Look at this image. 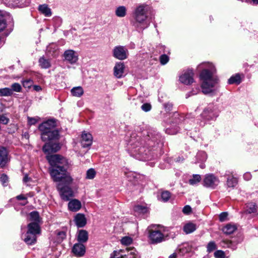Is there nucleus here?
Instances as JSON below:
<instances>
[{
    "label": "nucleus",
    "instance_id": "31",
    "mask_svg": "<svg viewBox=\"0 0 258 258\" xmlns=\"http://www.w3.org/2000/svg\"><path fill=\"white\" fill-rule=\"evenodd\" d=\"M30 219L32 221H34L33 223H36L37 224L38 222H39L40 218L39 213L37 212L34 211L32 212L30 214Z\"/></svg>",
    "mask_w": 258,
    "mask_h": 258
},
{
    "label": "nucleus",
    "instance_id": "13",
    "mask_svg": "<svg viewBox=\"0 0 258 258\" xmlns=\"http://www.w3.org/2000/svg\"><path fill=\"white\" fill-rule=\"evenodd\" d=\"M60 149V146L59 144H45L42 148L44 152L46 153H49L51 152H56Z\"/></svg>",
    "mask_w": 258,
    "mask_h": 258
},
{
    "label": "nucleus",
    "instance_id": "52",
    "mask_svg": "<svg viewBox=\"0 0 258 258\" xmlns=\"http://www.w3.org/2000/svg\"><path fill=\"white\" fill-rule=\"evenodd\" d=\"M251 175L249 173H246L244 174L243 177L246 180H249L251 179Z\"/></svg>",
    "mask_w": 258,
    "mask_h": 258
},
{
    "label": "nucleus",
    "instance_id": "38",
    "mask_svg": "<svg viewBox=\"0 0 258 258\" xmlns=\"http://www.w3.org/2000/svg\"><path fill=\"white\" fill-rule=\"evenodd\" d=\"M207 251L210 253L216 249V245L214 241H210L208 243L207 246Z\"/></svg>",
    "mask_w": 258,
    "mask_h": 258
},
{
    "label": "nucleus",
    "instance_id": "30",
    "mask_svg": "<svg viewBox=\"0 0 258 258\" xmlns=\"http://www.w3.org/2000/svg\"><path fill=\"white\" fill-rule=\"evenodd\" d=\"M237 183V180L234 177H229L227 180V185L229 187H234Z\"/></svg>",
    "mask_w": 258,
    "mask_h": 258
},
{
    "label": "nucleus",
    "instance_id": "18",
    "mask_svg": "<svg viewBox=\"0 0 258 258\" xmlns=\"http://www.w3.org/2000/svg\"><path fill=\"white\" fill-rule=\"evenodd\" d=\"M75 221L78 227H83L86 224V219L83 214H78L75 217Z\"/></svg>",
    "mask_w": 258,
    "mask_h": 258
},
{
    "label": "nucleus",
    "instance_id": "7",
    "mask_svg": "<svg viewBox=\"0 0 258 258\" xmlns=\"http://www.w3.org/2000/svg\"><path fill=\"white\" fill-rule=\"evenodd\" d=\"M203 182L205 186L214 188L219 184L220 181L214 174H208L205 176Z\"/></svg>",
    "mask_w": 258,
    "mask_h": 258
},
{
    "label": "nucleus",
    "instance_id": "29",
    "mask_svg": "<svg viewBox=\"0 0 258 258\" xmlns=\"http://www.w3.org/2000/svg\"><path fill=\"white\" fill-rule=\"evenodd\" d=\"M228 82L229 84H239L241 82V78L239 74H236L234 76L231 77Z\"/></svg>",
    "mask_w": 258,
    "mask_h": 258
},
{
    "label": "nucleus",
    "instance_id": "56",
    "mask_svg": "<svg viewBox=\"0 0 258 258\" xmlns=\"http://www.w3.org/2000/svg\"><path fill=\"white\" fill-rule=\"evenodd\" d=\"M169 258H176V254L175 253H172L169 256Z\"/></svg>",
    "mask_w": 258,
    "mask_h": 258
},
{
    "label": "nucleus",
    "instance_id": "36",
    "mask_svg": "<svg viewBox=\"0 0 258 258\" xmlns=\"http://www.w3.org/2000/svg\"><path fill=\"white\" fill-rule=\"evenodd\" d=\"M135 211L138 213H145L147 212L146 207L141 205H137L134 207Z\"/></svg>",
    "mask_w": 258,
    "mask_h": 258
},
{
    "label": "nucleus",
    "instance_id": "15",
    "mask_svg": "<svg viewBox=\"0 0 258 258\" xmlns=\"http://www.w3.org/2000/svg\"><path fill=\"white\" fill-rule=\"evenodd\" d=\"M124 70V63L121 62H116L113 68L114 75L117 78H120L123 76Z\"/></svg>",
    "mask_w": 258,
    "mask_h": 258
},
{
    "label": "nucleus",
    "instance_id": "33",
    "mask_svg": "<svg viewBox=\"0 0 258 258\" xmlns=\"http://www.w3.org/2000/svg\"><path fill=\"white\" fill-rule=\"evenodd\" d=\"M201 180V176L199 174H195L193 175L192 178L189 180V183L191 185H194L199 182Z\"/></svg>",
    "mask_w": 258,
    "mask_h": 258
},
{
    "label": "nucleus",
    "instance_id": "58",
    "mask_svg": "<svg viewBox=\"0 0 258 258\" xmlns=\"http://www.w3.org/2000/svg\"><path fill=\"white\" fill-rule=\"evenodd\" d=\"M203 64H201L199 66H202Z\"/></svg>",
    "mask_w": 258,
    "mask_h": 258
},
{
    "label": "nucleus",
    "instance_id": "51",
    "mask_svg": "<svg viewBox=\"0 0 258 258\" xmlns=\"http://www.w3.org/2000/svg\"><path fill=\"white\" fill-rule=\"evenodd\" d=\"M57 236L60 240H63L66 237V233L63 231L59 232L57 233Z\"/></svg>",
    "mask_w": 258,
    "mask_h": 258
},
{
    "label": "nucleus",
    "instance_id": "6",
    "mask_svg": "<svg viewBox=\"0 0 258 258\" xmlns=\"http://www.w3.org/2000/svg\"><path fill=\"white\" fill-rule=\"evenodd\" d=\"M113 56L119 60H124L128 56V50L123 46L118 45L112 50Z\"/></svg>",
    "mask_w": 258,
    "mask_h": 258
},
{
    "label": "nucleus",
    "instance_id": "14",
    "mask_svg": "<svg viewBox=\"0 0 258 258\" xmlns=\"http://www.w3.org/2000/svg\"><path fill=\"white\" fill-rule=\"evenodd\" d=\"M72 251L76 256H82L85 253V247L83 243H76L73 247Z\"/></svg>",
    "mask_w": 258,
    "mask_h": 258
},
{
    "label": "nucleus",
    "instance_id": "12",
    "mask_svg": "<svg viewBox=\"0 0 258 258\" xmlns=\"http://www.w3.org/2000/svg\"><path fill=\"white\" fill-rule=\"evenodd\" d=\"M149 237L153 243H159L164 239V235L159 230H151Z\"/></svg>",
    "mask_w": 258,
    "mask_h": 258
},
{
    "label": "nucleus",
    "instance_id": "37",
    "mask_svg": "<svg viewBox=\"0 0 258 258\" xmlns=\"http://www.w3.org/2000/svg\"><path fill=\"white\" fill-rule=\"evenodd\" d=\"M133 242V239L128 236H125L121 239V243L125 245L131 244Z\"/></svg>",
    "mask_w": 258,
    "mask_h": 258
},
{
    "label": "nucleus",
    "instance_id": "20",
    "mask_svg": "<svg viewBox=\"0 0 258 258\" xmlns=\"http://www.w3.org/2000/svg\"><path fill=\"white\" fill-rule=\"evenodd\" d=\"M77 239L80 243L86 242L88 239V232L85 230H80L78 234Z\"/></svg>",
    "mask_w": 258,
    "mask_h": 258
},
{
    "label": "nucleus",
    "instance_id": "2",
    "mask_svg": "<svg viewBox=\"0 0 258 258\" xmlns=\"http://www.w3.org/2000/svg\"><path fill=\"white\" fill-rule=\"evenodd\" d=\"M208 64L210 70L204 69L200 75L202 92L205 94L215 91L218 83V78L213 74L212 64L210 63Z\"/></svg>",
    "mask_w": 258,
    "mask_h": 258
},
{
    "label": "nucleus",
    "instance_id": "32",
    "mask_svg": "<svg viewBox=\"0 0 258 258\" xmlns=\"http://www.w3.org/2000/svg\"><path fill=\"white\" fill-rule=\"evenodd\" d=\"M12 94V90L9 88L0 89L1 96H10Z\"/></svg>",
    "mask_w": 258,
    "mask_h": 258
},
{
    "label": "nucleus",
    "instance_id": "23",
    "mask_svg": "<svg viewBox=\"0 0 258 258\" xmlns=\"http://www.w3.org/2000/svg\"><path fill=\"white\" fill-rule=\"evenodd\" d=\"M236 229V226L235 225L229 224L223 228L222 231L225 234L229 235L233 233Z\"/></svg>",
    "mask_w": 258,
    "mask_h": 258
},
{
    "label": "nucleus",
    "instance_id": "57",
    "mask_svg": "<svg viewBox=\"0 0 258 258\" xmlns=\"http://www.w3.org/2000/svg\"><path fill=\"white\" fill-rule=\"evenodd\" d=\"M253 3L254 4H258V0H252Z\"/></svg>",
    "mask_w": 258,
    "mask_h": 258
},
{
    "label": "nucleus",
    "instance_id": "40",
    "mask_svg": "<svg viewBox=\"0 0 258 258\" xmlns=\"http://www.w3.org/2000/svg\"><path fill=\"white\" fill-rule=\"evenodd\" d=\"M24 87L30 88L33 85V81L31 79H27L22 81Z\"/></svg>",
    "mask_w": 258,
    "mask_h": 258
},
{
    "label": "nucleus",
    "instance_id": "4",
    "mask_svg": "<svg viewBox=\"0 0 258 258\" xmlns=\"http://www.w3.org/2000/svg\"><path fill=\"white\" fill-rule=\"evenodd\" d=\"M40 233V228L36 223H30L28 225V231L23 238L24 241L29 245H32L36 242L37 235Z\"/></svg>",
    "mask_w": 258,
    "mask_h": 258
},
{
    "label": "nucleus",
    "instance_id": "17",
    "mask_svg": "<svg viewBox=\"0 0 258 258\" xmlns=\"http://www.w3.org/2000/svg\"><path fill=\"white\" fill-rule=\"evenodd\" d=\"M82 207L81 202L77 199H73L70 201L68 204L69 209L73 212L79 211Z\"/></svg>",
    "mask_w": 258,
    "mask_h": 258
},
{
    "label": "nucleus",
    "instance_id": "49",
    "mask_svg": "<svg viewBox=\"0 0 258 258\" xmlns=\"http://www.w3.org/2000/svg\"><path fill=\"white\" fill-rule=\"evenodd\" d=\"M191 207L188 205H186V206H184V208H183L182 212L184 214H189L191 212Z\"/></svg>",
    "mask_w": 258,
    "mask_h": 258
},
{
    "label": "nucleus",
    "instance_id": "50",
    "mask_svg": "<svg viewBox=\"0 0 258 258\" xmlns=\"http://www.w3.org/2000/svg\"><path fill=\"white\" fill-rule=\"evenodd\" d=\"M0 180L4 184L8 181V177L6 174H2L0 177Z\"/></svg>",
    "mask_w": 258,
    "mask_h": 258
},
{
    "label": "nucleus",
    "instance_id": "16",
    "mask_svg": "<svg viewBox=\"0 0 258 258\" xmlns=\"http://www.w3.org/2000/svg\"><path fill=\"white\" fill-rule=\"evenodd\" d=\"M93 137L90 133L85 132L83 133L82 135L81 144L83 147H87L92 145Z\"/></svg>",
    "mask_w": 258,
    "mask_h": 258
},
{
    "label": "nucleus",
    "instance_id": "10",
    "mask_svg": "<svg viewBox=\"0 0 258 258\" xmlns=\"http://www.w3.org/2000/svg\"><path fill=\"white\" fill-rule=\"evenodd\" d=\"M63 57L64 60L71 64L76 63L78 60V55L72 49L66 50L63 53Z\"/></svg>",
    "mask_w": 258,
    "mask_h": 258
},
{
    "label": "nucleus",
    "instance_id": "45",
    "mask_svg": "<svg viewBox=\"0 0 258 258\" xmlns=\"http://www.w3.org/2000/svg\"><path fill=\"white\" fill-rule=\"evenodd\" d=\"M141 108L143 111L147 112L151 109V105L149 103H144L142 105Z\"/></svg>",
    "mask_w": 258,
    "mask_h": 258
},
{
    "label": "nucleus",
    "instance_id": "48",
    "mask_svg": "<svg viewBox=\"0 0 258 258\" xmlns=\"http://www.w3.org/2000/svg\"><path fill=\"white\" fill-rule=\"evenodd\" d=\"M9 121V119L5 115H0V122L4 124H7Z\"/></svg>",
    "mask_w": 258,
    "mask_h": 258
},
{
    "label": "nucleus",
    "instance_id": "19",
    "mask_svg": "<svg viewBox=\"0 0 258 258\" xmlns=\"http://www.w3.org/2000/svg\"><path fill=\"white\" fill-rule=\"evenodd\" d=\"M214 107L213 105L208 106L203 111L202 115L207 119H212L215 117L213 113Z\"/></svg>",
    "mask_w": 258,
    "mask_h": 258
},
{
    "label": "nucleus",
    "instance_id": "39",
    "mask_svg": "<svg viewBox=\"0 0 258 258\" xmlns=\"http://www.w3.org/2000/svg\"><path fill=\"white\" fill-rule=\"evenodd\" d=\"M169 57L166 54H162L160 56V62L161 64L164 65L169 61Z\"/></svg>",
    "mask_w": 258,
    "mask_h": 258
},
{
    "label": "nucleus",
    "instance_id": "1",
    "mask_svg": "<svg viewBox=\"0 0 258 258\" xmlns=\"http://www.w3.org/2000/svg\"><path fill=\"white\" fill-rule=\"evenodd\" d=\"M46 159L51 165L50 174L54 181L59 182L57 187L62 200L68 201L74 197V192L69 186L73 178L67 172L68 160L61 155L54 154L48 155Z\"/></svg>",
    "mask_w": 258,
    "mask_h": 258
},
{
    "label": "nucleus",
    "instance_id": "11",
    "mask_svg": "<svg viewBox=\"0 0 258 258\" xmlns=\"http://www.w3.org/2000/svg\"><path fill=\"white\" fill-rule=\"evenodd\" d=\"M136 250L132 249L130 252L127 250V253H124L122 250L119 251H114V255L112 258H136Z\"/></svg>",
    "mask_w": 258,
    "mask_h": 258
},
{
    "label": "nucleus",
    "instance_id": "43",
    "mask_svg": "<svg viewBox=\"0 0 258 258\" xmlns=\"http://www.w3.org/2000/svg\"><path fill=\"white\" fill-rule=\"evenodd\" d=\"M214 256L216 258H225V255L223 251L218 250L214 252Z\"/></svg>",
    "mask_w": 258,
    "mask_h": 258
},
{
    "label": "nucleus",
    "instance_id": "3",
    "mask_svg": "<svg viewBox=\"0 0 258 258\" xmlns=\"http://www.w3.org/2000/svg\"><path fill=\"white\" fill-rule=\"evenodd\" d=\"M148 11V7L146 5L141 4L136 7L133 14V25L135 27L143 30L148 26L147 21Z\"/></svg>",
    "mask_w": 258,
    "mask_h": 258
},
{
    "label": "nucleus",
    "instance_id": "21",
    "mask_svg": "<svg viewBox=\"0 0 258 258\" xmlns=\"http://www.w3.org/2000/svg\"><path fill=\"white\" fill-rule=\"evenodd\" d=\"M7 152L5 148H0V167H3L6 163Z\"/></svg>",
    "mask_w": 258,
    "mask_h": 258
},
{
    "label": "nucleus",
    "instance_id": "46",
    "mask_svg": "<svg viewBox=\"0 0 258 258\" xmlns=\"http://www.w3.org/2000/svg\"><path fill=\"white\" fill-rule=\"evenodd\" d=\"M38 121V118L37 117H28V122L30 125L35 124Z\"/></svg>",
    "mask_w": 258,
    "mask_h": 258
},
{
    "label": "nucleus",
    "instance_id": "8",
    "mask_svg": "<svg viewBox=\"0 0 258 258\" xmlns=\"http://www.w3.org/2000/svg\"><path fill=\"white\" fill-rule=\"evenodd\" d=\"M194 75L192 70L188 69L179 77V81L185 85H190L194 82Z\"/></svg>",
    "mask_w": 258,
    "mask_h": 258
},
{
    "label": "nucleus",
    "instance_id": "55",
    "mask_svg": "<svg viewBox=\"0 0 258 258\" xmlns=\"http://www.w3.org/2000/svg\"><path fill=\"white\" fill-rule=\"evenodd\" d=\"M29 179L27 175H25L23 178V181L24 182H27L29 181Z\"/></svg>",
    "mask_w": 258,
    "mask_h": 258
},
{
    "label": "nucleus",
    "instance_id": "28",
    "mask_svg": "<svg viewBox=\"0 0 258 258\" xmlns=\"http://www.w3.org/2000/svg\"><path fill=\"white\" fill-rule=\"evenodd\" d=\"M256 212V206L254 203H250L246 205V210L244 211L245 213H254Z\"/></svg>",
    "mask_w": 258,
    "mask_h": 258
},
{
    "label": "nucleus",
    "instance_id": "5",
    "mask_svg": "<svg viewBox=\"0 0 258 258\" xmlns=\"http://www.w3.org/2000/svg\"><path fill=\"white\" fill-rule=\"evenodd\" d=\"M56 127V121L54 119H50L46 121H44L41 123L38 127V129L41 132V136L43 135L45 136L44 138H46L47 132L51 131Z\"/></svg>",
    "mask_w": 258,
    "mask_h": 258
},
{
    "label": "nucleus",
    "instance_id": "41",
    "mask_svg": "<svg viewBox=\"0 0 258 258\" xmlns=\"http://www.w3.org/2000/svg\"><path fill=\"white\" fill-rule=\"evenodd\" d=\"M6 27V22L4 17L0 14V31H3Z\"/></svg>",
    "mask_w": 258,
    "mask_h": 258
},
{
    "label": "nucleus",
    "instance_id": "47",
    "mask_svg": "<svg viewBox=\"0 0 258 258\" xmlns=\"http://www.w3.org/2000/svg\"><path fill=\"white\" fill-rule=\"evenodd\" d=\"M228 216V213L227 212H223L219 215V220L221 222L225 221Z\"/></svg>",
    "mask_w": 258,
    "mask_h": 258
},
{
    "label": "nucleus",
    "instance_id": "26",
    "mask_svg": "<svg viewBox=\"0 0 258 258\" xmlns=\"http://www.w3.org/2000/svg\"><path fill=\"white\" fill-rule=\"evenodd\" d=\"M38 9L45 16L49 17L51 15V10L46 5H42L39 6Z\"/></svg>",
    "mask_w": 258,
    "mask_h": 258
},
{
    "label": "nucleus",
    "instance_id": "35",
    "mask_svg": "<svg viewBox=\"0 0 258 258\" xmlns=\"http://www.w3.org/2000/svg\"><path fill=\"white\" fill-rule=\"evenodd\" d=\"M96 171L93 168H90L87 170L86 173V178L92 179H93L96 175Z\"/></svg>",
    "mask_w": 258,
    "mask_h": 258
},
{
    "label": "nucleus",
    "instance_id": "27",
    "mask_svg": "<svg viewBox=\"0 0 258 258\" xmlns=\"http://www.w3.org/2000/svg\"><path fill=\"white\" fill-rule=\"evenodd\" d=\"M196 229V225L191 223H187L183 227V231L186 234L190 233L195 231Z\"/></svg>",
    "mask_w": 258,
    "mask_h": 258
},
{
    "label": "nucleus",
    "instance_id": "22",
    "mask_svg": "<svg viewBox=\"0 0 258 258\" xmlns=\"http://www.w3.org/2000/svg\"><path fill=\"white\" fill-rule=\"evenodd\" d=\"M71 93L74 97H80L84 94V90L82 87H75L71 89Z\"/></svg>",
    "mask_w": 258,
    "mask_h": 258
},
{
    "label": "nucleus",
    "instance_id": "9",
    "mask_svg": "<svg viewBox=\"0 0 258 258\" xmlns=\"http://www.w3.org/2000/svg\"><path fill=\"white\" fill-rule=\"evenodd\" d=\"M46 135V136H45V137L46 138H44L45 136L44 135L41 136L42 140L44 142L57 140L59 139L60 137L59 131L56 128V127L51 131L47 132Z\"/></svg>",
    "mask_w": 258,
    "mask_h": 258
},
{
    "label": "nucleus",
    "instance_id": "25",
    "mask_svg": "<svg viewBox=\"0 0 258 258\" xmlns=\"http://www.w3.org/2000/svg\"><path fill=\"white\" fill-rule=\"evenodd\" d=\"M115 14L118 17H124L126 14V9L124 6H119L116 9Z\"/></svg>",
    "mask_w": 258,
    "mask_h": 258
},
{
    "label": "nucleus",
    "instance_id": "53",
    "mask_svg": "<svg viewBox=\"0 0 258 258\" xmlns=\"http://www.w3.org/2000/svg\"><path fill=\"white\" fill-rule=\"evenodd\" d=\"M34 90L36 91H40L42 90L41 87L40 86L38 85H34L33 86Z\"/></svg>",
    "mask_w": 258,
    "mask_h": 258
},
{
    "label": "nucleus",
    "instance_id": "54",
    "mask_svg": "<svg viewBox=\"0 0 258 258\" xmlns=\"http://www.w3.org/2000/svg\"><path fill=\"white\" fill-rule=\"evenodd\" d=\"M222 242L225 244H226L227 245V246L229 247L230 246V245L231 244V242L229 240H223Z\"/></svg>",
    "mask_w": 258,
    "mask_h": 258
},
{
    "label": "nucleus",
    "instance_id": "42",
    "mask_svg": "<svg viewBox=\"0 0 258 258\" xmlns=\"http://www.w3.org/2000/svg\"><path fill=\"white\" fill-rule=\"evenodd\" d=\"M12 90L17 92H20L21 91L22 87L19 83H14L12 85Z\"/></svg>",
    "mask_w": 258,
    "mask_h": 258
},
{
    "label": "nucleus",
    "instance_id": "44",
    "mask_svg": "<svg viewBox=\"0 0 258 258\" xmlns=\"http://www.w3.org/2000/svg\"><path fill=\"white\" fill-rule=\"evenodd\" d=\"M16 199L18 200L23 201V202L21 203V205H22L23 206L26 205L28 203L27 200V198L23 195H20L17 196L16 197Z\"/></svg>",
    "mask_w": 258,
    "mask_h": 258
},
{
    "label": "nucleus",
    "instance_id": "24",
    "mask_svg": "<svg viewBox=\"0 0 258 258\" xmlns=\"http://www.w3.org/2000/svg\"><path fill=\"white\" fill-rule=\"evenodd\" d=\"M39 66L42 69H48L51 67V63L49 59H46L44 57H41L39 59Z\"/></svg>",
    "mask_w": 258,
    "mask_h": 258
},
{
    "label": "nucleus",
    "instance_id": "34",
    "mask_svg": "<svg viewBox=\"0 0 258 258\" xmlns=\"http://www.w3.org/2000/svg\"><path fill=\"white\" fill-rule=\"evenodd\" d=\"M171 197L170 193L168 191H164L161 193V199L164 202H167Z\"/></svg>",
    "mask_w": 258,
    "mask_h": 258
}]
</instances>
